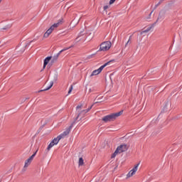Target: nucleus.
Wrapping results in <instances>:
<instances>
[{
  "label": "nucleus",
  "mask_w": 182,
  "mask_h": 182,
  "mask_svg": "<svg viewBox=\"0 0 182 182\" xmlns=\"http://www.w3.org/2000/svg\"><path fill=\"white\" fill-rule=\"evenodd\" d=\"M122 114H123V110H121L119 112L106 115L104 117H102V122H105V123H109V122H113V120H116L117 117H119V116H122Z\"/></svg>",
  "instance_id": "nucleus-1"
},
{
  "label": "nucleus",
  "mask_w": 182,
  "mask_h": 182,
  "mask_svg": "<svg viewBox=\"0 0 182 182\" xmlns=\"http://www.w3.org/2000/svg\"><path fill=\"white\" fill-rule=\"evenodd\" d=\"M112 62H114V60H109L107 63H105L103 65H102L98 69L93 70L90 75V77H92V76H97V75L100 74L102 73V70H103V69H105V68H106L108 65H110V63H112Z\"/></svg>",
  "instance_id": "nucleus-2"
},
{
  "label": "nucleus",
  "mask_w": 182,
  "mask_h": 182,
  "mask_svg": "<svg viewBox=\"0 0 182 182\" xmlns=\"http://www.w3.org/2000/svg\"><path fill=\"white\" fill-rule=\"evenodd\" d=\"M110 48H112V43L110 41H106L100 45V50L101 52H106V50H109Z\"/></svg>",
  "instance_id": "nucleus-3"
},
{
  "label": "nucleus",
  "mask_w": 182,
  "mask_h": 182,
  "mask_svg": "<svg viewBox=\"0 0 182 182\" xmlns=\"http://www.w3.org/2000/svg\"><path fill=\"white\" fill-rule=\"evenodd\" d=\"M72 47L73 46H70L68 48H64L63 50H60L53 57V58L51 59V63H55V62L58 60V58H59V56H60V53H62V52H65V50H69V49H70V48Z\"/></svg>",
  "instance_id": "nucleus-4"
},
{
  "label": "nucleus",
  "mask_w": 182,
  "mask_h": 182,
  "mask_svg": "<svg viewBox=\"0 0 182 182\" xmlns=\"http://www.w3.org/2000/svg\"><path fill=\"white\" fill-rule=\"evenodd\" d=\"M38 153V150H36L31 156H30L27 160L25 161L24 164V168H26L27 167H29L31 166V163H32V161L33 160V158L35 156H36V154Z\"/></svg>",
  "instance_id": "nucleus-5"
},
{
  "label": "nucleus",
  "mask_w": 182,
  "mask_h": 182,
  "mask_svg": "<svg viewBox=\"0 0 182 182\" xmlns=\"http://www.w3.org/2000/svg\"><path fill=\"white\" fill-rule=\"evenodd\" d=\"M139 165L140 164H137L131 171H129V172L127 174V178H130V177H133V176L136 174V172L137 171Z\"/></svg>",
  "instance_id": "nucleus-6"
},
{
  "label": "nucleus",
  "mask_w": 182,
  "mask_h": 182,
  "mask_svg": "<svg viewBox=\"0 0 182 182\" xmlns=\"http://www.w3.org/2000/svg\"><path fill=\"white\" fill-rule=\"evenodd\" d=\"M159 19H164V17H158L156 21L152 24L151 26L148 27L146 29L141 32V35H143V33H147V32H149V31H151L152 28H154L156 23H157Z\"/></svg>",
  "instance_id": "nucleus-7"
},
{
  "label": "nucleus",
  "mask_w": 182,
  "mask_h": 182,
  "mask_svg": "<svg viewBox=\"0 0 182 182\" xmlns=\"http://www.w3.org/2000/svg\"><path fill=\"white\" fill-rule=\"evenodd\" d=\"M117 151H118L119 154L123 153L124 151H127V145H120L117 148Z\"/></svg>",
  "instance_id": "nucleus-8"
},
{
  "label": "nucleus",
  "mask_w": 182,
  "mask_h": 182,
  "mask_svg": "<svg viewBox=\"0 0 182 182\" xmlns=\"http://www.w3.org/2000/svg\"><path fill=\"white\" fill-rule=\"evenodd\" d=\"M88 112H90V109L82 110L80 112L78 113L77 119H79L80 116H85V114H86V113H87Z\"/></svg>",
  "instance_id": "nucleus-9"
},
{
  "label": "nucleus",
  "mask_w": 182,
  "mask_h": 182,
  "mask_svg": "<svg viewBox=\"0 0 182 182\" xmlns=\"http://www.w3.org/2000/svg\"><path fill=\"white\" fill-rule=\"evenodd\" d=\"M51 59H52V56L46 57L45 58L44 63H43V69L46 68V65L49 63Z\"/></svg>",
  "instance_id": "nucleus-10"
},
{
  "label": "nucleus",
  "mask_w": 182,
  "mask_h": 182,
  "mask_svg": "<svg viewBox=\"0 0 182 182\" xmlns=\"http://www.w3.org/2000/svg\"><path fill=\"white\" fill-rule=\"evenodd\" d=\"M53 146H55L53 141H51L49 145L48 146L47 149L45 150V154H48L49 153V151L50 150V149H52V147H53Z\"/></svg>",
  "instance_id": "nucleus-11"
},
{
  "label": "nucleus",
  "mask_w": 182,
  "mask_h": 182,
  "mask_svg": "<svg viewBox=\"0 0 182 182\" xmlns=\"http://www.w3.org/2000/svg\"><path fill=\"white\" fill-rule=\"evenodd\" d=\"M69 133H70V129H68L58 136H61V139H63V137H65V136H68V134H69Z\"/></svg>",
  "instance_id": "nucleus-12"
},
{
  "label": "nucleus",
  "mask_w": 182,
  "mask_h": 182,
  "mask_svg": "<svg viewBox=\"0 0 182 182\" xmlns=\"http://www.w3.org/2000/svg\"><path fill=\"white\" fill-rule=\"evenodd\" d=\"M52 86H53V81H51L50 82L49 86L47 87L46 89L39 90L38 93H41V92H46V90H49V89H50L52 87Z\"/></svg>",
  "instance_id": "nucleus-13"
},
{
  "label": "nucleus",
  "mask_w": 182,
  "mask_h": 182,
  "mask_svg": "<svg viewBox=\"0 0 182 182\" xmlns=\"http://www.w3.org/2000/svg\"><path fill=\"white\" fill-rule=\"evenodd\" d=\"M59 25H60V22L55 23L50 27V29L52 31V32H53V31H55V28H58Z\"/></svg>",
  "instance_id": "nucleus-14"
},
{
  "label": "nucleus",
  "mask_w": 182,
  "mask_h": 182,
  "mask_svg": "<svg viewBox=\"0 0 182 182\" xmlns=\"http://www.w3.org/2000/svg\"><path fill=\"white\" fill-rule=\"evenodd\" d=\"M61 136H58L56 138H55L54 139H53L51 141L53 142V144L55 145L58 144V143H59L60 140L61 139Z\"/></svg>",
  "instance_id": "nucleus-15"
},
{
  "label": "nucleus",
  "mask_w": 182,
  "mask_h": 182,
  "mask_svg": "<svg viewBox=\"0 0 182 182\" xmlns=\"http://www.w3.org/2000/svg\"><path fill=\"white\" fill-rule=\"evenodd\" d=\"M50 33H52V30L48 28L47 31L44 33L43 38H49V35H50Z\"/></svg>",
  "instance_id": "nucleus-16"
},
{
  "label": "nucleus",
  "mask_w": 182,
  "mask_h": 182,
  "mask_svg": "<svg viewBox=\"0 0 182 182\" xmlns=\"http://www.w3.org/2000/svg\"><path fill=\"white\" fill-rule=\"evenodd\" d=\"M83 164H85L83 158L81 157L79 159L78 166H83Z\"/></svg>",
  "instance_id": "nucleus-17"
},
{
  "label": "nucleus",
  "mask_w": 182,
  "mask_h": 182,
  "mask_svg": "<svg viewBox=\"0 0 182 182\" xmlns=\"http://www.w3.org/2000/svg\"><path fill=\"white\" fill-rule=\"evenodd\" d=\"M117 154H119V151H117V149H116V151L114 152V154H112L111 158L114 159V157H116V156H117Z\"/></svg>",
  "instance_id": "nucleus-18"
},
{
  "label": "nucleus",
  "mask_w": 182,
  "mask_h": 182,
  "mask_svg": "<svg viewBox=\"0 0 182 182\" xmlns=\"http://www.w3.org/2000/svg\"><path fill=\"white\" fill-rule=\"evenodd\" d=\"M72 90H73V85H70L68 90V95H70V93H72Z\"/></svg>",
  "instance_id": "nucleus-19"
},
{
  "label": "nucleus",
  "mask_w": 182,
  "mask_h": 182,
  "mask_svg": "<svg viewBox=\"0 0 182 182\" xmlns=\"http://www.w3.org/2000/svg\"><path fill=\"white\" fill-rule=\"evenodd\" d=\"M80 109H82V105H77L76 109L80 110Z\"/></svg>",
  "instance_id": "nucleus-20"
},
{
  "label": "nucleus",
  "mask_w": 182,
  "mask_h": 182,
  "mask_svg": "<svg viewBox=\"0 0 182 182\" xmlns=\"http://www.w3.org/2000/svg\"><path fill=\"white\" fill-rule=\"evenodd\" d=\"M103 9H104V11H107V9H109V6H105L103 7Z\"/></svg>",
  "instance_id": "nucleus-21"
},
{
  "label": "nucleus",
  "mask_w": 182,
  "mask_h": 182,
  "mask_svg": "<svg viewBox=\"0 0 182 182\" xmlns=\"http://www.w3.org/2000/svg\"><path fill=\"white\" fill-rule=\"evenodd\" d=\"M114 2H116V0H110L109 5H112V4H114Z\"/></svg>",
  "instance_id": "nucleus-22"
},
{
  "label": "nucleus",
  "mask_w": 182,
  "mask_h": 182,
  "mask_svg": "<svg viewBox=\"0 0 182 182\" xmlns=\"http://www.w3.org/2000/svg\"><path fill=\"white\" fill-rule=\"evenodd\" d=\"M129 43H130V38L128 40V41L125 44V48H127V45H129Z\"/></svg>",
  "instance_id": "nucleus-23"
},
{
  "label": "nucleus",
  "mask_w": 182,
  "mask_h": 182,
  "mask_svg": "<svg viewBox=\"0 0 182 182\" xmlns=\"http://www.w3.org/2000/svg\"><path fill=\"white\" fill-rule=\"evenodd\" d=\"M93 56H95L94 54L89 55L87 58H88V59H92V58H93Z\"/></svg>",
  "instance_id": "nucleus-24"
},
{
  "label": "nucleus",
  "mask_w": 182,
  "mask_h": 182,
  "mask_svg": "<svg viewBox=\"0 0 182 182\" xmlns=\"http://www.w3.org/2000/svg\"><path fill=\"white\" fill-rule=\"evenodd\" d=\"M33 41H30L27 43V45H31V43H32Z\"/></svg>",
  "instance_id": "nucleus-25"
},
{
  "label": "nucleus",
  "mask_w": 182,
  "mask_h": 182,
  "mask_svg": "<svg viewBox=\"0 0 182 182\" xmlns=\"http://www.w3.org/2000/svg\"><path fill=\"white\" fill-rule=\"evenodd\" d=\"M92 107H93V105H91L88 109H90V110L92 109Z\"/></svg>",
  "instance_id": "nucleus-26"
},
{
  "label": "nucleus",
  "mask_w": 182,
  "mask_h": 182,
  "mask_svg": "<svg viewBox=\"0 0 182 182\" xmlns=\"http://www.w3.org/2000/svg\"><path fill=\"white\" fill-rule=\"evenodd\" d=\"M1 2H2V0H0V4H1Z\"/></svg>",
  "instance_id": "nucleus-27"
},
{
  "label": "nucleus",
  "mask_w": 182,
  "mask_h": 182,
  "mask_svg": "<svg viewBox=\"0 0 182 182\" xmlns=\"http://www.w3.org/2000/svg\"><path fill=\"white\" fill-rule=\"evenodd\" d=\"M152 13H153V12H151V13H150V15H151Z\"/></svg>",
  "instance_id": "nucleus-28"
}]
</instances>
